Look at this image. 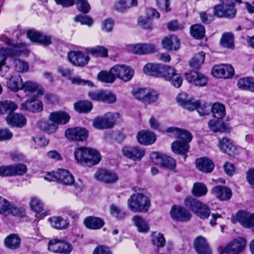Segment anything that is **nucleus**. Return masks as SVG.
<instances>
[{
	"instance_id": "4",
	"label": "nucleus",
	"mask_w": 254,
	"mask_h": 254,
	"mask_svg": "<svg viewBox=\"0 0 254 254\" xmlns=\"http://www.w3.org/2000/svg\"><path fill=\"white\" fill-rule=\"evenodd\" d=\"M119 118L120 115L117 113H107L103 116L95 118L93 122V126L99 129L111 128L116 124Z\"/></svg>"
},
{
	"instance_id": "47",
	"label": "nucleus",
	"mask_w": 254,
	"mask_h": 254,
	"mask_svg": "<svg viewBox=\"0 0 254 254\" xmlns=\"http://www.w3.org/2000/svg\"><path fill=\"white\" fill-rule=\"evenodd\" d=\"M234 34L231 32H225L222 35L220 45L229 48H233L234 46Z\"/></svg>"
},
{
	"instance_id": "51",
	"label": "nucleus",
	"mask_w": 254,
	"mask_h": 254,
	"mask_svg": "<svg viewBox=\"0 0 254 254\" xmlns=\"http://www.w3.org/2000/svg\"><path fill=\"white\" fill-rule=\"evenodd\" d=\"M194 212L199 218L205 219L210 216L211 211L206 205L200 202L199 206L197 207Z\"/></svg>"
},
{
	"instance_id": "6",
	"label": "nucleus",
	"mask_w": 254,
	"mask_h": 254,
	"mask_svg": "<svg viewBox=\"0 0 254 254\" xmlns=\"http://www.w3.org/2000/svg\"><path fill=\"white\" fill-rule=\"evenodd\" d=\"M150 161L154 164L169 169H174L176 166V162L172 157L160 152H155L150 154Z\"/></svg>"
},
{
	"instance_id": "34",
	"label": "nucleus",
	"mask_w": 254,
	"mask_h": 254,
	"mask_svg": "<svg viewBox=\"0 0 254 254\" xmlns=\"http://www.w3.org/2000/svg\"><path fill=\"white\" fill-rule=\"evenodd\" d=\"M58 178V182L66 186H71L75 181L73 175L68 171L62 169H59Z\"/></svg>"
},
{
	"instance_id": "29",
	"label": "nucleus",
	"mask_w": 254,
	"mask_h": 254,
	"mask_svg": "<svg viewBox=\"0 0 254 254\" xmlns=\"http://www.w3.org/2000/svg\"><path fill=\"white\" fill-rule=\"evenodd\" d=\"M196 168L200 171L209 173L211 172L214 167L213 162L206 157L198 158L195 161Z\"/></svg>"
},
{
	"instance_id": "19",
	"label": "nucleus",
	"mask_w": 254,
	"mask_h": 254,
	"mask_svg": "<svg viewBox=\"0 0 254 254\" xmlns=\"http://www.w3.org/2000/svg\"><path fill=\"white\" fill-rule=\"evenodd\" d=\"M160 14L156 9L147 8L144 16H140L138 19V24L143 28L147 29H152V24L151 19L153 17L159 18Z\"/></svg>"
},
{
	"instance_id": "18",
	"label": "nucleus",
	"mask_w": 254,
	"mask_h": 254,
	"mask_svg": "<svg viewBox=\"0 0 254 254\" xmlns=\"http://www.w3.org/2000/svg\"><path fill=\"white\" fill-rule=\"evenodd\" d=\"M22 88L26 95L27 96L35 95L37 97L42 96L44 93L43 88L37 83L30 81L23 83Z\"/></svg>"
},
{
	"instance_id": "2",
	"label": "nucleus",
	"mask_w": 254,
	"mask_h": 254,
	"mask_svg": "<svg viewBox=\"0 0 254 254\" xmlns=\"http://www.w3.org/2000/svg\"><path fill=\"white\" fill-rule=\"evenodd\" d=\"M11 45L9 48H0V56L1 58L0 60V71L2 70V67L5 72L9 69V66L5 65V60L7 57L19 56L21 54L28 55V51L25 44L16 43Z\"/></svg>"
},
{
	"instance_id": "11",
	"label": "nucleus",
	"mask_w": 254,
	"mask_h": 254,
	"mask_svg": "<svg viewBox=\"0 0 254 254\" xmlns=\"http://www.w3.org/2000/svg\"><path fill=\"white\" fill-rule=\"evenodd\" d=\"M172 218L176 221L186 222L190 221L191 218V213L183 206L174 205L170 212Z\"/></svg>"
},
{
	"instance_id": "7",
	"label": "nucleus",
	"mask_w": 254,
	"mask_h": 254,
	"mask_svg": "<svg viewBox=\"0 0 254 254\" xmlns=\"http://www.w3.org/2000/svg\"><path fill=\"white\" fill-rule=\"evenodd\" d=\"M0 202V213L8 216H23L25 213V209L22 207H18L15 204L10 203L7 199L2 197V200Z\"/></svg>"
},
{
	"instance_id": "36",
	"label": "nucleus",
	"mask_w": 254,
	"mask_h": 254,
	"mask_svg": "<svg viewBox=\"0 0 254 254\" xmlns=\"http://www.w3.org/2000/svg\"><path fill=\"white\" fill-rule=\"evenodd\" d=\"M87 155L88 167H92L98 164L101 159V153L95 148L88 147Z\"/></svg>"
},
{
	"instance_id": "33",
	"label": "nucleus",
	"mask_w": 254,
	"mask_h": 254,
	"mask_svg": "<svg viewBox=\"0 0 254 254\" xmlns=\"http://www.w3.org/2000/svg\"><path fill=\"white\" fill-rule=\"evenodd\" d=\"M162 44L163 48L167 50H177L180 47L179 40L174 36L163 39Z\"/></svg>"
},
{
	"instance_id": "12",
	"label": "nucleus",
	"mask_w": 254,
	"mask_h": 254,
	"mask_svg": "<svg viewBox=\"0 0 254 254\" xmlns=\"http://www.w3.org/2000/svg\"><path fill=\"white\" fill-rule=\"evenodd\" d=\"M65 135L67 138L71 140L84 141L88 136V131L80 127L69 128L65 130Z\"/></svg>"
},
{
	"instance_id": "62",
	"label": "nucleus",
	"mask_w": 254,
	"mask_h": 254,
	"mask_svg": "<svg viewBox=\"0 0 254 254\" xmlns=\"http://www.w3.org/2000/svg\"><path fill=\"white\" fill-rule=\"evenodd\" d=\"M14 64L15 69L19 72H26L29 68L28 64L19 59L14 60Z\"/></svg>"
},
{
	"instance_id": "22",
	"label": "nucleus",
	"mask_w": 254,
	"mask_h": 254,
	"mask_svg": "<svg viewBox=\"0 0 254 254\" xmlns=\"http://www.w3.org/2000/svg\"><path fill=\"white\" fill-rule=\"evenodd\" d=\"M27 37L32 41L39 43L44 46H49L52 43L51 37L33 30H28Z\"/></svg>"
},
{
	"instance_id": "49",
	"label": "nucleus",
	"mask_w": 254,
	"mask_h": 254,
	"mask_svg": "<svg viewBox=\"0 0 254 254\" xmlns=\"http://www.w3.org/2000/svg\"><path fill=\"white\" fill-rule=\"evenodd\" d=\"M205 30L204 27L200 24H195L190 28L191 36L197 39H201L204 36Z\"/></svg>"
},
{
	"instance_id": "46",
	"label": "nucleus",
	"mask_w": 254,
	"mask_h": 254,
	"mask_svg": "<svg viewBox=\"0 0 254 254\" xmlns=\"http://www.w3.org/2000/svg\"><path fill=\"white\" fill-rule=\"evenodd\" d=\"M92 107V104L88 101H80L74 104V109L78 113H88Z\"/></svg>"
},
{
	"instance_id": "17",
	"label": "nucleus",
	"mask_w": 254,
	"mask_h": 254,
	"mask_svg": "<svg viewBox=\"0 0 254 254\" xmlns=\"http://www.w3.org/2000/svg\"><path fill=\"white\" fill-rule=\"evenodd\" d=\"M186 80L197 86H204L208 82L207 77L203 74L195 71H190L185 73Z\"/></svg>"
},
{
	"instance_id": "27",
	"label": "nucleus",
	"mask_w": 254,
	"mask_h": 254,
	"mask_svg": "<svg viewBox=\"0 0 254 254\" xmlns=\"http://www.w3.org/2000/svg\"><path fill=\"white\" fill-rule=\"evenodd\" d=\"M88 147H80L75 149L74 157L75 160L82 166L88 167Z\"/></svg>"
},
{
	"instance_id": "63",
	"label": "nucleus",
	"mask_w": 254,
	"mask_h": 254,
	"mask_svg": "<svg viewBox=\"0 0 254 254\" xmlns=\"http://www.w3.org/2000/svg\"><path fill=\"white\" fill-rule=\"evenodd\" d=\"M74 20L76 22H80L82 25H87L90 26L93 23L92 18L87 15H83L78 14L74 18Z\"/></svg>"
},
{
	"instance_id": "35",
	"label": "nucleus",
	"mask_w": 254,
	"mask_h": 254,
	"mask_svg": "<svg viewBox=\"0 0 254 254\" xmlns=\"http://www.w3.org/2000/svg\"><path fill=\"white\" fill-rule=\"evenodd\" d=\"M163 64L148 63L143 67L144 72L149 75L159 77Z\"/></svg>"
},
{
	"instance_id": "54",
	"label": "nucleus",
	"mask_w": 254,
	"mask_h": 254,
	"mask_svg": "<svg viewBox=\"0 0 254 254\" xmlns=\"http://www.w3.org/2000/svg\"><path fill=\"white\" fill-rule=\"evenodd\" d=\"M207 192L206 187L200 183H196L194 184L192 190V194L197 197L204 195Z\"/></svg>"
},
{
	"instance_id": "50",
	"label": "nucleus",
	"mask_w": 254,
	"mask_h": 254,
	"mask_svg": "<svg viewBox=\"0 0 254 254\" xmlns=\"http://www.w3.org/2000/svg\"><path fill=\"white\" fill-rule=\"evenodd\" d=\"M210 109L214 118L222 119L225 116V108L222 104L214 103Z\"/></svg>"
},
{
	"instance_id": "40",
	"label": "nucleus",
	"mask_w": 254,
	"mask_h": 254,
	"mask_svg": "<svg viewBox=\"0 0 254 254\" xmlns=\"http://www.w3.org/2000/svg\"><path fill=\"white\" fill-rule=\"evenodd\" d=\"M132 221L139 232L146 233L148 231L149 229V225L141 216L135 215L132 217Z\"/></svg>"
},
{
	"instance_id": "42",
	"label": "nucleus",
	"mask_w": 254,
	"mask_h": 254,
	"mask_svg": "<svg viewBox=\"0 0 254 254\" xmlns=\"http://www.w3.org/2000/svg\"><path fill=\"white\" fill-rule=\"evenodd\" d=\"M5 246L11 249H16L19 248L20 239L16 234H10L4 239Z\"/></svg>"
},
{
	"instance_id": "38",
	"label": "nucleus",
	"mask_w": 254,
	"mask_h": 254,
	"mask_svg": "<svg viewBox=\"0 0 254 254\" xmlns=\"http://www.w3.org/2000/svg\"><path fill=\"white\" fill-rule=\"evenodd\" d=\"M251 214L252 213L247 211L241 210L236 213L235 217L233 218L232 221L234 223L237 221L244 227L247 228Z\"/></svg>"
},
{
	"instance_id": "55",
	"label": "nucleus",
	"mask_w": 254,
	"mask_h": 254,
	"mask_svg": "<svg viewBox=\"0 0 254 254\" xmlns=\"http://www.w3.org/2000/svg\"><path fill=\"white\" fill-rule=\"evenodd\" d=\"M152 242L158 248L163 247L166 244L165 239L163 234L153 232L152 234Z\"/></svg>"
},
{
	"instance_id": "8",
	"label": "nucleus",
	"mask_w": 254,
	"mask_h": 254,
	"mask_svg": "<svg viewBox=\"0 0 254 254\" xmlns=\"http://www.w3.org/2000/svg\"><path fill=\"white\" fill-rule=\"evenodd\" d=\"M112 70L116 79L118 78L125 82L130 81L134 73L132 68L124 64H116L112 67Z\"/></svg>"
},
{
	"instance_id": "44",
	"label": "nucleus",
	"mask_w": 254,
	"mask_h": 254,
	"mask_svg": "<svg viewBox=\"0 0 254 254\" xmlns=\"http://www.w3.org/2000/svg\"><path fill=\"white\" fill-rule=\"evenodd\" d=\"M137 4V0H119L115 5V9L118 11L122 12Z\"/></svg>"
},
{
	"instance_id": "60",
	"label": "nucleus",
	"mask_w": 254,
	"mask_h": 254,
	"mask_svg": "<svg viewBox=\"0 0 254 254\" xmlns=\"http://www.w3.org/2000/svg\"><path fill=\"white\" fill-rule=\"evenodd\" d=\"M200 203V202L190 196H187L184 200L185 205L193 212L199 206Z\"/></svg>"
},
{
	"instance_id": "20",
	"label": "nucleus",
	"mask_w": 254,
	"mask_h": 254,
	"mask_svg": "<svg viewBox=\"0 0 254 254\" xmlns=\"http://www.w3.org/2000/svg\"><path fill=\"white\" fill-rule=\"evenodd\" d=\"M20 109L22 110L29 111L32 113H38L43 110L42 102L35 98L29 99L21 105Z\"/></svg>"
},
{
	"instance_id": "43",
	"label": "nucleus",
	"mask_w": 254,
	"mask_h": 254,
	"mask_svg": "<svg viewBox=\"0 0 254 254\" xmlns=\"http://www.w3.org/2000/svg\"><path fill=\"white\" fill-rule=\"evenodd\" d=\"M17 105L10 101H5L0 102V113L1 114H8L12 115L13 113L17 108Z\"/></svg>"
},
{
	"instance_id": "21",
	"label": "nucleus",
	"mask_w": 254,
	"mask_h": 254,
	"mask_svg": "<svg viewBox=\"0 0 254 254\" xmlns=\"http://www.w3.org/2000/svg\"><path fill=\"white\" fill-rule=\"evenodd\" d=\"M194 247L198 254H212L211 250L203 237L199 236L195 239Z\"/></svg>"
},
{
	"instance_id": "5",
	"label": "nucleus",
	"mask_w": 254,
	"mask_h": 254,
	"mask_svg": "<svg viewBox=\"0 0 254 254\" xmlns=\"http://www.w3.org/2000/svg\"><path fill=\"white\" fill-rule=\"evenodd\" d=\"M245 239L238 237L230 241L225 246H220L218 249L220 254H239L245 248Z\"/></svg>"
},
{
	"instance_id": "59",
	"label": "nucleus",
	"mask_w": 254,
	"mask_h": 254,
	"mask_svg": "<svg viewBox=\"0 0 254 254\" xmlns=\"http://www.w3.org/2000/svg\"><path fill=\"white\" fill-rule=\"evenodd\" d=\"M192 138L191 133L187 130L182 129L180 133L178 141H174L173 143H190Z\"/></svg>"
},
{
	"instance_id": "58",
	"label": "nucleus",
	"mask_w": 254,
	"mask_h": 254,
	"mask_svg": "<svg viewBox=\"0 0 254 254\" xmlns=\"http://www.w3.org/2000/svg\"><path fill=\"white\" fill-rule=\"evenodd\" d=\"M74 4L76 5L77 9L83 13H87L91 7L87 0H74Z\"/></svg>"
},
{
	"instance_id": "13",
	"label": "nucleus",
	"mask_w": 254,
	"mask_h": 254,
	"mask_svg": "<svg viewBox=\"0 0 254 254\" xmlns=\"http://www.w3.org/2000/svg\"><path fill=\"white\" fill-rule=\"evenodd\" d=\"M89 97L93 100L112 104L116 101V96L109 91H98L90 92Z\"/></svg>"
},
{
	"instance_id": "37",
	"label": "nucleus",
	"mask_w": 254,
	"mask_h": 254,
	"mask_svg": "<svg viewBox=\"0 0 254 254\" xmlns=\"http://www.w3.org/2000/svg\"><path fill=\"white\" fill-rule=\"evenodd\" d=\"M209 128L213 132L229 131L230 128L228 124L220 121L211 120L208 123Z\"/></svg>"
},
{
	"instance_id": "28",
	"label": "nucleus",
	"mask_w": 254,
	"mask_h": 254,
	"mask_svg": "<svg viewBox=\"0 0 254 254\" xmlns=\"http://www.w3.org/2000/svg\"><path fill=\"white\" fill-rule=\"evenodd\" d=\"M7 124L12 127H22L26 124V119L24 115L20 114L8 115L6 118Z\"/></svg>"
},
{
	"instance_id": "61",
	"label": "nucleus",
	"mask_w": 254,
	"mask_h": 254,
	"mask_svg": "<svg viewBox=\"0 0 254 254\" xmlns=\"http://www.w3.org/2000/svg\"><path fill=\"white\" fill-rule=\"evenodd\" d=\"M132 92L135 99L144 102L146 96L148 94V90L145 88H137L133 89Z\"/></svg>"
},
{
	"instance_id": "56",
	"label": "nucleus",
	"mask_w": 254,
	"mask_h": 254,
	"mask_svg": "<svg viewBox=\"0 0 254 254\" xmlns=\"http://www.w3.org/2000/svg\"><path fill=\"white\" fill-rule=\"evenodd\" d=\"M171 148L173 152L176 154L185 155L186 159V154L190 149V146L189 144H172Z\"/></svg>"
},
{
	"instance_id": "15",
	"label": "nucleus",
	"mask_w": 254,
	"mask_h": 254,
	"mask_svg": "<svg viewBox=\"0 0 254 254\" xmlns=\"http://www.w3.org/2000/svg\"><path fill=\"white\" fill-rule=\"evenodd\" d=\"M67 58L70 63L77 66H84L89 61V57L80 51H70L68 53Z\"/></svg>"
},
{
	"instance_id": "52",
	"label": "nucleus",
	"mask_w": 254,
	"mask_h": 254,
	"mask_svg": "<svg viewBox=\"0 0 254 254\" xmlns=\"http://www.w3.org/2000/svg\"><path fill=\"white\" fill-rule=\"evenodd\" d=\"M87 53L92 55L100 57H107L108 50L103 46H96L94 48H88L86 50Z\"/></svg>"
},
{
	"instance_id": "26",
	"label": "nucleus",
	"mask_w": 254,
	"mask_h": 254,
	"mask_svg": "<svg viewBox=\"0 0 254 254\" xmlns=\"http://www.w3.org/2000/svg\"><path fill=\"white\" fill-rule=\"evenodd\" d=\"M211 192L220 200H227L232 196L231 190L224 186H217L213 188Z\"/></svg>"
},
{
	"instance_id": "48",
	"label": "nucleus",
	"mask_w": 254,
	"mask_h": 254,
	"mask_svg": "<svg viewBox=\"0 0 254 254\" xmlns=\"http://www.w3.org/2000/svg\"><path fill=\"white\" fill-rule=\"evenodd\" d=\"M29 205L31 210L37 213L42 212L44 210L43 202L37 196H32L30 198Z\"/></svg>"
},
{
	"instance_id": "14",
	"label": "nucleus",
	"mask_w": 254,
	"mask_h": 254,
	"mask_svg": "<svg viewBox=\"0 0 254 254\" xmlns=\"http://www.w3.org/2000/svg\"><path fill=\"white\" fill-rule=\"evenodd\" d=\"M128 50L130 52L138 55H148L157 51L156 46L150 43H139L130 45Z\"/></svg>"
},
{
	"instance_id": "16",
	"label": "nucleus",
	"mask_w": 254,
	"mask_h": 254,
	"mask_svg": "<svg viewBox=\"0 0 254 254\" xmlns=\"http://www.w3.org/2000/svg\"><path fill=\"white\" fill-rule=\"evenodd\" d=\"M95 178L106 184H115L119 180V177L114 172L107 170H99L94 174Z\"/></svg>"
},
{
	"instance_id": "25",
	"label": "nucleus",
	"mask_w": 254,
	"mask_h": 254,
	"mask_svg": "<svg viewBox=\"0 0 254 254\" xmlns=\"http://www.w3.org/2000/svg\"><path fill=\"white\" fill-rule=\"evenodd\" d=\"M176 100L179 105L189 111L194 110L198 104L194 103L195 102H193L191 98L189 97L188 95L185 92L179 94Z\"/></svg>"
},
{
	"instance_id": "3",
	"label": "nucleus",
	"mask_w": 254,
	"mask_h": 254,
	"mask_svg": "<svg viewBox=\"0 0 254 254\" xmlns=\"http://www.w3.org/2000/svg\"><path fill=\"white\" fill-rule=\"evenodd\" d=\"M220 3L213 6V13L217 17L233 18L235 17L237 9L235 3L240 4L242 0H219Z\"/></svg>"
},
{
	"instance_id": "10",
	"label": "nucleus",
	"mask_w": 254,
	"mask_h": 254,
	"mask_svg": "<svg viewBox=\"0 0 254 254\" xmlns=\"http://www.w3.org/2000/svg\"><path fill=\"white\" fill-rule=\"evenodd\" d=\"M211 73L216 78H231L234 76L235 71L231 65L222 64L214 65Z\"/></svg>"
},
{
	"instance_id": "24",
	"label": "nucleus",
	"mask_w": 254,
	"mask_h": 254,
	"mask_svg": "<svg viewBox=\"0 0 254 254\" xmlns=\"http://www.w3.org/2000/svg\"><path fill=\"white\" fill-rule=\"evenodd\" d=\"M70 118L69 115L63 111L52 112L49 116L50 121L58 125L66 124L69 122Z\"/></svg>"
},
{
	"instance_id": "23",
	"label": "nucleus",
	"mask_w": 254,
	"mask_h": 254,
	"mask_svg": "<svg viewBox=\"0 0 254 254\" xmlns=\"http://www.w3.org/2000/svg\"><path fill=\"white\" fill-rule=\"evenodd\" d=\"M48 221L50 226L57 230H65L69 226L68 219L61 216H53L49 218Z\"/></svg>"
},
{
	"instance_id": "39",
	"label": "nucleus",
	"mask_w": 254,
	"mask_h": 254,
	"mask_svg": "<svg viewBox=\"0 0 254 254\" xmlns=\"http://www.w3.org/2000/svg\"><path fill=\"white\" fill-rule=\"evenodd\" d=\"M238 87L242 90L254 91V78L247 77L239 79L237 82Z\"/></svg>"
},
{
	"instance_id": "53",
	"label": "nucleus",
	"mask_w": 254,
	"mask_h": 254,
	"mask_svg": "<svg viewBox=\"0 0 254 254\" xmlns=\"http://www.w3.org/2000/svg\"><path fill=\"white\" fill-rule=\"evenodd\" d=\"M159 77H163L165 80L169 81L172 76L175 75L176 70L173 67L163 64Z\"/></svg>"
},
{
	"instance_id": "41",
	"label": "nucleus",
	"mask_w": 254,
	"mask_h": 254,
	"mask_svg": "<svg viewBox=\"0 0 254 254\" xmlns=\"http://www.w3.org/2000/svg\"><path fill=\"white\" fill-rule=\"evenodd\" d=\"M97 78L100 81L106 83H113L116 80L112 67L109 71L105 70L100 71L97 75Z\"/></svg>"
},
{
	"instance_id": "45",
	"label": "nucleus",
	"mask_w": 254,
	"mask_h": 254,
	"mask_svg": "<svg viewBox=\"0 0 254 254\" xmlns=\"http://www.w3.org/2000/svg\"><path fill=\"white\" fill-rule=\"evenodd\" d=\"M205 56L203 52H200L195 55L189 63L190 67L193 69H198L204 61Z\"/></svg>"
},
{
	"instance_id": "57",
	"label": "nucleus",
	"mask_w": 254,
	"mask_h": 254,
	"mask_svg": "<svg viewBox=\"0 0 254 254\" xmlns=\"http://www.w3.org/2000/svg\"><path fill=\"white\" fill-rule=\"evenodd\" d=\"M218 147L222 152L229 156H233L237 153L236 147L234 144H218Z\"/></svg>"
},
{
	"instance_id": "31",
	"label": "nucleus",
	"mask_w": 254,
	"mask_h": 254,
	"mask_svg": "<svg viewBox=\"0 0 254 254\" xmlns=\"http://www.w3.org/2000/svg\"><path fill=\"white\" fill-rule=\"evenodd\" d=\"M6 80L7 86L11 90L16 92L22 88L23 81L20 75H10Z\"/></svg>"
},
{
	"instance_id": "64",
	"label": "nucleus",
	"mask_w": 254,
	"mask_h": 254,
	"mask_svg": "<svg viewBox=\"0 0 254 254\" xmlns=\"http://www.w3.org/2000/svg\"><path fill=\"white\" fill-rule=\"evenodd\" d=\"M181 129L182 128L179 127H172L166 129L160 130V132L161 133H166L169 136H174L178 139L179 137Z\"/></svg>"
},
{
	"instance_id": "1",
	"label": "nucleus",
	"mask_w": 254,
	"mask_h": 254,
	"mask_svg": "<svg viewBox=\"0 0 254 254\" xmlns=\"http://www.w3.org/2000/svg\"><path fill=\"white\" fill-rule=\"evenodd\" d=\"M134 189L136 192L132 194L127 200L129 209L135 213L147 212L151 205L150 194L140 188Z\"/></svg>"
},
{
	"instance_id": "9",
	"label": "nucleus",
	"mask_w": 254,
	"mask_h": 254,
	"mask_svg": "<svg viewBox=\"0 0 254 254\" xmlns=\"http://www.w3.org/2000/svg\"><path fill=\"white\" fill-rule=\"evenodd\" d=\"M123 155L134 161H139L144 157V149L137 146H125L122 149Z\"/></svg>"
},
{
	"instance_id": "30",
	"label": "nucleus",
	"mask_w": 254,
	"mask_h": 254,
	"mask_svg": "<svg viewBox=\"0 0 254 254\" xmlns=\"http://www.w3.org/2000/svg\"><path fill=\"white\" fill-rule=\"evenodd\" d=\"M136 138L139 143H154L156 140V135L149 130H142L137 133Z\"/></svg>"
},
{
	"instance_id": "32",
	"label": "nucleus",
	"mask_w": 254,
	"mask_h": 254,
	"mask_svg": "<svg viewBox=\"0 0 254 254\" xmlns=\"http://www.w3.org/2000/svg\"><path fill=\"white\" fill-rule=\"evenodd\" d=\"M84 224L88 229L96 230L102 228L104 225V222L100 218L89 216L84 219Z\"/></svg>"
}]
</instances>
